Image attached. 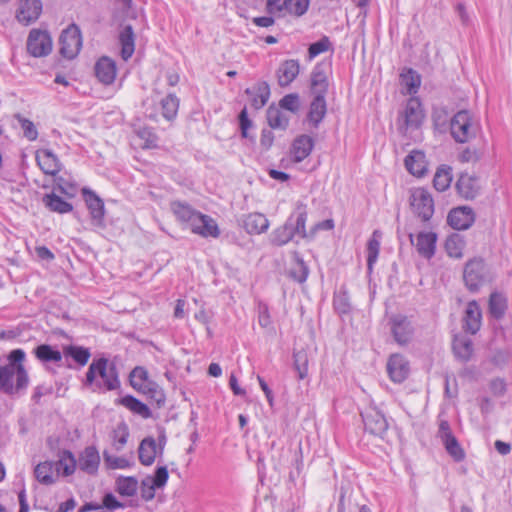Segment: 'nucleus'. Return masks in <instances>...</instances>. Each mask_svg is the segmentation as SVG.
Returning <instances> with one entry per match:
<instances>
[{
  "mask_svg": "<svg viewBox=\"0 0 512 512\" xmlns=\"http://www.w3.org/2000/svg\"><path fill=\"white\" fill-rule=\"evenodd\" d=\"M25 356L24 350L14 349L7 356L8 363L0 365V392L16 395L26 390L29 376L23 364Z\"/></svg>",
  "mask_w": 512,
  "mask_h": 512,
  "instance_id": "f257e3e1",
  "label": "nucleus"
},
{
  "mask_svg": "<svg viewBox=\"0 0 512 512\" xmlns=\"http://www.w3.org/2000/svg\"><path fill=\"white\" fill-rule=\"evenodd\" d=\"M481 125L469 110H460L450 120V132L457 143H467L476 138Z\"/></svg>",
  "mask_w": 512,
  "mask_h": 512,
  "instance_id": "f03ea898",
  "label": "nucleus"
},
{
  "mask_svg": "<svg viewBox=\"0 0 512 512\" xmlns=\"http://www.w3.org/2000/svg\"><path fill=\"white\" fill-rule=\"evenodd\" d=\"M494 273L480 257L470 259L464 266L463 280L470 292H477L482 286L492 282Z\"/></svg>",
  "mask_w": 512,
  "mask_h": 512,
  "instance_id": "7ed1b4c3",
  "label": "nucleus"
},
{
  "mask_svg": "<svg viewBox=\"0 0 512 512\" xmlns=\"http://www.w3.org/2000/svg\"><path fill=\"white\" fill-rule=\"evenodd\" d=\"M96 376L102 379L103 385L108 391L120 387L116 364L110 362L107 358L101 357L92 361L86 373L85 384L92 385L95 382Z\"/></svg>",
  "mask_w": 512,
  "mask_h": 512,
  "instance_id": "20e7f679",
  "label": "nucleus"
},
{
  "mask_svg": "<svg viewBox=\"0 0 512 512\" xmlns=\"http://www.w3.org/2000/svg\"><path fill=\"white\" fill-rule=\"evenodd\" d=\"M424 119V112L420 100L416 97L408 99L404 111L399 117V130L408 131L418 129Z\"/></svg>",
  "mask_w": 512,
  "mask_h": 512,
  "instance_id": "39448f33",
  "label": "nucleus"
},
{
  "mask_svg": "<svg viewBox=\"0 0 512 512\" xmlns=\"http://www.w3.org/2000/svg\"><path fill=\"white\" fill-rule=\"evenodd\" d=\"M412 211L424 222L434 213V200L428 190L419 187L411 191L409 198Z\"/></svg>",
  "mask_w": 512,
  "mask_h": 512,
  "instance_id": "423d86ee",
  "label": "nucleus"
},
{
  "mask_svg": "<svg viewBox=\"0 0 512 512\" xmlns=\"http://www.w3.org/2000/svg\"><path fill=\"white\" fill-rule=\"evenodd\" d=\"M60 54L67 58L76 57L82 46L81 31L76 24L69 25L62 31L60 38Z\"/></svg>",
  "mask_w": 512,
  "mask_h": 512,
  "instance_id": "0eeeda50",
  "label": "nucleus"
},
{
  "mask_svg": "<svg viewBox=\"0 0 512 512\" xmlns=\"http://www.w3.org/2000/svg\"><path fill=\"white\" fill-rule=\"evenodd\" d=\"M438 437L445 447L447 453L456 461L460 462L465 458V452L453 435L448 421L441 420L438 429Z\"/></svg>",
  "mask_w": 512,
  "mask_h": 512,
  "instance_id": "6e6552de",
  "label": "nucleus"
},
{
  "mask_svg": "<svg viewBox=\"0 0 512 512\" xmlns=\"http://www.w3.org/2000/svg\"><path fill=\"white\" fill-rule=\"evenodd\" d=\"M52 50V39L48 32L33 29L27 39V51L33 57L47 56Z\"/></svg>",
  "mask_w": 512,
  "mask_h": 512,
  "instance_id": "1a4fd4ad",
  "label": "nucleus"
},
{
  "mask_svg": "<svg viewBox=\"0 0 512 512\" xmlns=\"http://www.w3.org/2000/svg\"><path fill=\"white\" fill-rule=\"evenodd\" d=\"M389 326L394 340L399 345H406L411 341L414 329L410 320L406 316H391L389 318Z\"/></svg>",
  "mask_w": 512,
  "mask_h": 512,
  "instance_id": "9d476101",
  "label": "nucleus"
},
{
  "mask_svg": "<svg viewBox=\"0 0 512 512\" xmlns=\"http://www.w3.org/2000/svg\"><path fill=\"white\" fill-rule=\"evenodd\" d=\"M365 430L372 435L382 437L388 429L384 414L376 407H369L361 413Z\"/></svg>",
  "mask_w": 512,
  "mask_h": 512,
  "instance_id": "9b49d317",
  "label": "nucleus"
},
{
  "mask_svg": "<svg viewBox=\"0 0 512 512\" xmlns=\"http://www.w3.org/2000/svg\"><path fill=\"white\" fill-rule=\"evenodd\" d=\"M188 226L193 233L201 235L202 237L217 238L220 234L216 221L212 217L202 214L199 211H197Z\"/></svg>",
  "mask_w": 512,
  "mask_h": 512,
  "instance_id": "f8f14e48",
  "label": "nucleus"
},
{
  "mask_svg": "<svg viewBox=\"0 0 512 512\" xmlns=\"http://www.w3.org/2000/svg\"><path fill=\"white\" fill-rule=\"evenodd\" d=\"M329 69L327 63H318L314 66L310 75V90L314 96H326L329 88Z\"/></svg>",
  "mask_w": 512,
  "mask_h": 512,
  "instance_id": "ddd939ff",
  "label": "nucleus"
},
{
  "mask_svg": "<svg viewBox=\"0 0 512 512\" xmlns=\"http://www.w3.org/2000/svg\"><path fill=\"white\" fill-rule=\"evenodd\" d=\"M448 224L456 230L468 229L475 221V214L472 208L461 206L452 209L447 217Z\"/></svg>",
  "mask_w": 512,
  "mask_h": 512,
  "instance_id": "4468645a",
  "label": "nucleus"
},
{
  "mask_svg": "<svg viewBox=\"0 0 512 512\" xmlns=\"http://www.w3.org/2000/svg\"><path fill=\"white\" fill-rule=\"evenodd\" d=\"M482 312L477 301L472 300L467 304L463 317V329L472 335L476 334L481 327Z\"/></svg>",
  "mask_w": 512,
  "mask_h": 512,
  "instance_id": "2eb2a0df",
  "label": "nucleus"
},
{
  "mask_svg": "<svg viewBox=\"0 0 512 512\" xmlns=\"http://www.w3.org/2000/svg\"><path fill=\"white\" fill-rule=\"evenodd\" d=\"M387 372L395 383L403 382L409 374V363L400 354H393L387 362Z\"/></svg>",
  "mask_w": 512,
  "mask_h": 512,
  "instance_id": "dca6fc26",
  "label": "nucleus"
},
{
  "mask_svg": "<svg viewBox=\"0 0 512 512\" xmlns=\"http://www.w3.org/2000/svg\"><path fill=\"white\" fill-rule=\"evenodd\" d=\"M42 12V3L40 0H21L16 14L20 23L29 25L36 21Z\"/></svg>",
  "mask_w": 512,
  "mask_h": 512,
  "instance_id": "f3484780",
  "label": "nucleus"
},
{
  "mask_svg": "<svg viewBox=\"0 0 512 512\" xmlns=\"http://www.w3.org/2000/svg\"><path fill=\"white\" fill-rule=\"evenodd\" d=\"M300 64L298 60H284L276 71L277 82L280 87L289 86L298 76Z\"/></svg>",
  "mask_w": 512,
  "mask_h": 512,
  "instance_id": "a211bd4d",
  "label": "nucleus"
},
{
  "mask_svg": "<svg viewBox=\"0 0 512 512\" xmlns=\"http://www.w3.org/2000/svg\"><path fill=\"white\" fill-rule=\"evenodd\" d=\"M95 76L104 85H110L116 78V63L109 57H101L94 67Z\"/></svg>",
  "mask_w": 512,
  "mask_h": 512,
  "instance_id": "6ab92c4d",
  "label": "nucleus"
},
{
  "mask_svg": "<svg viewBox=\"0 0 512 512\" xmlns=\"http://www.w3.org/2000/svg\"><path fill=\"white\" fill-rule=\"evenodd\" d=\"M459 195L467 200L474 199L480 191L478 178L468 173H462L456 182Z\"/></svg>",
  "mask_w": 512,
  "mask_h": 512,
  "instance_id": "aec40b11",
  "label": "nucleus"
},
{
  "mask_svg": "<svg viewBox=\"0 0 512 512\" xmlns=\"http://www.w3.org/2000/svg\"><path fill=\"white\" fill-rule=\"evenodd\" d=\"M36 161L43 173L47 175L56 176L61 170V163L51 150L43 149L38 151Z\"/></svg>",
  "mask_w": 512,
  "mask_h": 512,
  "instance_id": "412c9836",
  "label": "nucleus"
},
{
  "mask_svg": "<svg viewBox=\"0 0 512 512\" xmlns=\"http://www.w3.org/2000/svg\"><path fill=\"white\" fill-rule=\"evenodd\" d=\"M83 195L93 222L96 225L101 226L105 212L102 199L96 195L95 192L87 188L83 189Z\"/></svg>",
  "mask_w": 512,
  "mask_h": 512,
  "instance_id": "4be33fe9",
  "label": "nucleus"
},
{
  "mask_svg": "<svg viewBox=\"0 0 512 512\" xmlns=\"http://www.w3.org/2000/svg\"><path fill=\"white\" fill-rule=\"evenodd\" d=\"M99 464L100 456L94 446L86 447L77 461L79 469L90 475L97 472Z\"/></svg>",
  "mask_w": 512,
  "mask_h": 512,
  "instance_id": "5701e85b",
  "label": "nucleus"
},
{
  "mask_svg": "<svg viewBox=\"0 0 512 512\" xmlns=\"http://www.w3.org/2000/svg\"><path fill=\"white\" fill-rule=\"evenodd\" d=\"M314 147V140L311 136L303 134L298 136L292 143L291 156L294 162H301L307 158Z\"/></svg>",
  "mask_w": 512,
  "mask_h": 512,
  "instance_id": "b1692460",
  "label": "nucleus"
},
{
  "mask_svg": "<svg viewBox=\"0 0 512 512\" xmlns=\"http://www.w3.org/2000/svg\"><path fill=\"white\" fill-rule=\"evenodd\" d=\"M404 162L406 169L414 176L422 177L427 173V161L422 151H411Z\"/></svg>",
  "mask_w": 512,
  "mask_h": 512,
  "instance_id": "393cba45",
  "label": "nucleus"
},
{
  "mask_svg": "<svg viewBox=\"0 0 512 512\" xmlns=\"http://www.w3.org/2000/svg\"><path fill=\"white\" fill-rule=\"evenodd\" d=\"M437 235L433 232H420L414 244L419 255L430 259L435 254Z\"/></svg>",
  "mask_w": 512,
  "mask_h": 512,
  "instance_id": "a878e982",
  "label": "nucleus"
},
{
  "mask_svg": "<svg viewBox=\"0 0 512 512\" xmlns=\"http://www.w3.org/2000/svg\"><path fill=\"white\" fill-rule=\"evenodd\" d=\"M245 93L251 97V105L256 110L266 105L270 97V86L266 81L257 83L253 88H247Z\"/></svg>",
  "mask_w": 512,
  "mask_h": 512,
  "instance_id": "bb28decb",
  "label": "nucleus"
},
{
  "mask_svg": "<svg viewBox=\"0 0 512 512\" xmlns=\"http://www.w3.org/2000/svg\"><path fill=\"white\" fill-rule=\"evenodd\" d=\"M158 453L157 443L153 437H146L140 442L138 456L142 465H152Z\"/></svg>",
  "mask_w": 512,
  "mask_h": 512,
  "instance_id": "cd10ccee",
  "label": "nucleus"
},
{
  "mask_svg": "<svg viewBox=\"0 0 512 512\" xmlns=\"http://www.w3.org/2000/svg\"><path fill=\"white\" fill-rule=\"evenodd\" d=\"M452 349L460 361L467 362L473 355V342L468 336L457 335L453 339Z\"/></svg>",
  "mask_w": 512,
  "mask_h": 512,
  "instance_id": "c85d7f7f",
  "label": "nucleus"
},
{
  "mask_svg": "<svg viewBox=\"0 0 512 512\" xmlns=\"http://www.w3.org/2000/svg\"><path fill=\"white\" fill-rule=\"evenodd\" d=\"M327 112L325 96H314L307 115L308 122L317 128Z\"/></svg>",
  "mask_w": 512,
  "mask_h": 512,
  "instance_id": "c756f323",
  "label": "nucleus"
},
{
  "mask_svg": "<svg viewBox=\"0 0 512 512\" xmlns=\"http://www.w3.org/2000/svg\"><path fill=\"white\" fill-rule=\"evenodd\" d=\"M269 227V220L262 213H251L244 217L243 228L249 234H261Z\"/></svg>",
  "mask_w": 512,
  "mask_h": 512,
  "instance_id": "7c9ffc66",
  "label": "nucleus"
},
{
  "mask_svg": "<svg viewBox=\"0 0 512 512\" xmlns=\"http://www.w3.org/2000/svg\"><path fill=\"white\" fill-rule=\"evenodd\" d=\"M293 217L291 215L287 221L280 227L276 228L270 235V241L275 246H283L290 242L294 237Z\"/></svg>",
  "mask_w": 512,
  "mask_h": 512,
  "instance_id": "2f4dec72",
  "label": "nucleus"
},
{
  "mask_svg": "<svg viewBox=\"0 0 512 512\" xmlns=\"http://www.w3.org/2000/svg\"><path fill=\"white\" fill-rule=\"evenodd\" d=\"M119 42L121 45V57L127 61L135 51V35L131 25H126L120 31Z\"/></svg>",
  "mask_w": 512,
  "mask_h": 512,
  "instance_id": "473e14b6",
  "label": "nucleus"
},
{
  "mask_svg": "<svg viewBox=\"0 0 512 512\" xmlns=\"http://www.w3.org/2000/svg\"><path fill=\"white\" fill-rule=\"evenodd\" d=\"M116 403L124 406L132 413L139 415L144 419L150 418L152 416L149 407L132 395L121 397L116 401Z\"/></svg>",
  "mask_w": 512,
  "mask_h": 512,
  "instance_id": "72a5a7b5",
  "label": "nucleus"
},
{
  "mask_svg": "<svg viewBox=\"0 0 512 512\" xmlns=\"http://www.w3.org/2000/svg\"><path fill=\"white\" fill-rule=\"evenodd\" d=\"M36 479L44 485L55 483L57 476L53 462L45 461L39 463L34 470Z\"/></svg>",
  "mask_w": 512,
  "mask_h": 512,
  "instance_id": "f704fd0d",
  "label": "nucleus"
},
{
  "mask_svg": "<svg viewBox=\"0 0 512 512\" xmlns=\"http://www.w3.org/2000/svg\"><path fill=\"white\" fill-rule=\"evenodd\" d=\"M33 353L35 357L43 363H59L62 361V353L49 344L38 345L34 348Z\"/></svg>",
  "mask_w": 512,
  "mask_h": 512,
  "instance_id": "c9c22d12",
  "label": "nucleus"
},
{
  "mask_svg": "<svg viewBox=\"0 0 512 512\" xmlns=\"http://www.w3.org/2000/svg\"><path fill=\"white\" fill-rule=\"evenodd\" d=\"M53 464L57 477L59 476L60 471H62L64 476H69L74 473L77 461L70 451L65 450L62 452L60 459L56 462H53Z\"/></svg>",
  "mask_w": 512,
  "mask_h": 512,
  "instance_id": "e433bc0d",
  "label": "nucleus"
},
{
  "mask_svg": "<svg viewBox=\"0 0 512 512\" xmlns=\"http://www.w3.org/2000/svg\"><path fill=\"white\" fill-rule=\"evenodd\" d=\"M103 507L107 508L108 510H115L119 508H124V504L119 502L112 493H107L103 497L102 505L97 503H86L78 510V512L101 510Z\"/></svg>",
  "mask_w": 512,
  "mask_h": 512,
  "instance_id": "4c0bfd02",
  "label": "nucleus"
},
{
  "mask_svg": "<svg viewBox=\"0 0 512 512\" xmlns=\"http://www.w3.org/2000/svg\"><path fill=\"white\" fill-rule=\"evenodd\" d=\"M43 203L49 210L60 214L68 213L73 209L72 204L63 200L55 193L46 194L43 197Z\"/></svg>",
  "mask_w": 512,
  "mask_h": 512,
  "instance_id": "58836bf2",
  "label": "nucleus"
},
{
  "mask_svg": "<svg viewBox=\"0 0 512 512\" xmlns=\"http://www.w3.org/2000/svg\"><path fill=\"white\" fill-rule=\"evenodd\" d=\"M401 84L406 89V93L413 95L418 92V89L421 84L420 75L413 70L412 68H408L400 74Z\"/></svg>",
  "mask_w": 512,
  "mask_h": 512,
  "instance_id": "ea45409f",
  "label": "nucleus"
},
{
  "mask_svg": "<svg viewBox=\"0 0 512 512\" xmlns=\"http://www.w3.org/2000/svg\"><path fill=\"white\" fill-rule=\"evenodd\" d=\"M171 210L179 221L186 223L187 225L192 221L193 217L197 213V210L192 208V206L181 201L172 202Z\"/></svg>",
  "mask_w": 512,
  "mask_h": 512,
  "instance_id": "a19ab883",
  "label": "nucleus"
},
{
  "mask_svg": "<svg viewBox=\"0 0 512 512\" xmlns=\"http://www.w3.org/2000/svg\"><path fill=\"white\" fill-rule=\"evenodd\" d=\"M293 230L295 235H299L301 238L307 237L305 224L307 220L306 206L303 203H298L295 213H293Z\"/></svg>",
  "mask_w": 512,
  "mask_h": 512,
  "instance_id": "79ce46f5",
  "label": "nucleus"
},
{
  "mask_svg": "<svg viewBox=\"0 0 512 512\" xmlns=\"http://www.w3.org/2000/svg\"><path fill=\"white\" fill-rule=\"evenodd\" d=\"M452 182V169L450 166L447 165H441L433 179V185L436 190L438 191H445L447 188H449L450 184Z\"/></svg>",
  "mask_w": 512,
  "mask_h": 512,
  "instance_id": "37998d69",
  "label": "nucleus"
},
{
  "mask_svg": "<svg viewBox=\"0 0 512 512\" xmlns=\"http://www.w3.org/2000/svg\"><path fill=\"white\" fill-rule=\"evenodd\" d=\"M465 247V241L459 234L450 235L445 242V249L450 257L461 258L463 256V250Z\"/></svg>",
  "mask_w": 512,
  "mask_h": 512,
  "instance_id": "c03bdc74",
  "label": "nucleus"
},
{
  "mask_svg": "<svg viewBox=\"0 0 512 512\" xmlns=\"http://www.w3.org/2000/svg\"><path fill=\"white\" fill-rule=\"evenodd\" d=\"M506 308H507L506 298L500 293L493 292L490 295V299H489L490 314L494 318L500 319L504 316Z\"/></svg>",
  "mask_w": 512,
  "mask_h": 512,
  "instance_id": "a18cd8bd",
  "label": "nucleus"
},
{
  "mask_svg": "<svg viewBox=\"0 0 512 512\" xmlns=\"http://www.w3.org/2000/svg\"><path fill=\"white\" fill-rule=\"evenodd\" d=\"M382 233L379 230H375L372 237L369 239L367 244V266L371 270L373 264L376 262L380 249V238Z\"/></svg>",
  "mask_w": 512,
  "mask_h": 512,
  "instance_id": "49530a36",
  "label": "nucleus"
},
{
  "mask_svg": "<svg viewBox=\"0 0 512 512\" xmlns=\"http://www.w3.org/2000/svg\"><path fill=\"white\" fill-rule=\"evenodd\" d=\"M161 108L163 117L169 121L173 120L179 108L178 97L173 93L168 94L161 100Z\"/></svg>",
  "mask_w": 512,
  "mask_h": 512,
  "instance_id": "de8ad7c7",
  "label": "nucleus"
},
{
  "mask_svg": "<svg viewBox=\"0 0 512 512\" xmlns=\"http://www.w3.org/2000/svg\"><path fill=\"white\" fill-rule=\"evenodd\" d=\"M63 354L66 357H71L80 366H84L88 362L91 355L88 348L74 345L66 346L64 348Z\"/></svg>",
  "mask_w": 512,
  "mask_h": 512,
  "instance_id": "09e8293b",
  "label": "nucleus"
},
{
  "mask_svg": "<svg viewBox=\"0 0 512 512\" xmlns=\"http://www.w3.org/2000/svg\"><path fill=\"white\" fill-rule=\"evenodd\" d=\"M154 401L158 407H161L165 403V394L161 387L154 381L147 382L142 389L139 391Z\"/></svg>",
  "mask_w": 512,
  "mask_h": 512,
  "instance_id": "8fccbe9b",
  "label": "nucleus"
},
{
  "mask_svg": "<svg viewBox=\"0 0 512 512\" xmlns=\"http://www.w3.org/2000/svg\"><path fill=\"white\" fill-rule=\"evenodd\" d=\"M117 491L122 496H134L137 492L138 481L135 477H119L116 480Z\"/></svg>",
  "mask_w": 512,
  "mask_h": 512,
  "instance_id": "3c124183",
  "label": "nucleus"
},
{
  "mask_svg": "<svg viewBox=\"0 0 512 512\" xmlns=\"http://www.w3.org/2000/svg\"><path fill=\"white\" fill-rule=\"evenodd\" d=\"M267 120L269 126L273 129H286L289 119L277 108L269 107L267 110Z\"/></svg>",
  "mask_w": 512,
  "mask_h": 512,
  "instance_id": "603ef678",
  "label": "nucleus"
},
{
  "mask_svg": "<svg viewBox=\"0 0 512 512\" xmlns=\"http://www.w3.org/2000/svg\"><path fill=\"white\" fill-rule=\"evenodd\" d=\"M129 429L126 423H119L112 432L113 445L117 451H120L127 443Z\"/></svg>",
  "mask_w": 512,
  "mask_h": 512,
  "instance_id": "864d4df0",
  "label": "nucleus"
},
{
  "mask_svg": "<svg viewBox=\"0 0 512 512\" xmlns=\"http://www.w3.org/2000/svg\"><path fill=\"white\" fill-rule=\"evenodd\" d=\"M130 384L131 386L140 391L142 387L151 380L148 377V372L144 367L137 366L130 373Z\"/></svg>",
  "mask_w": 512,
  "mask_h": 512,
  "instance_id": "5fc2aeb1",
  "label": "nucleus"
},
{
  "mask_svg": "<svg viewBox=\"0 0 512 512\" xmlns=\"http://www.w3.org/2000/svg\"><path fill=\"white\" fill-rule=\"evenodd\" d=\"M294 368L298 373L300 380L304 379L308 374V356L306 351L299 350L293 353Z\"/></svg>",
  "mask_w": 512,
  "mask_h": 512,
  "instance_id": "6e6d98bb",
  "label": "nucleus"
},
{
  "mask_svg": "<svg viewBox=\"0 0 512 512\" xmlns=\"http://www.w3.org/2000/svg\"><path fill=\"white\" fill-rule=\"evenodd\" d=\"M295 260L296 265L289 271V275L293 280L299 283H303L306 281L309 274L308 266L305 264L303 259L299 257L298 254H295Z\"/></svg>",
  "mask_w": 512,
  "mask_h": 512,
  "instance_id": "4d7b16f0",
  "label": "nucleus"
},
{
  "mask_svg": "<svg viewBox=\"0 0 512 512\" xmlns=\"http://www.w3.org/2000/svg\"><path fill=\"white\" fill-rule=\"evenodd\" d=\"M309 0H287L284 13L302 16L309 7Z\"/></svg>",
  "mask_w": 512,
  "mask_h": 512,
  "instance_id": "13d9d810",
  "label": "nucleus"
},
{
  "mask_svg": "<svg viewBox=\"0 0 512 512\" xmlns=\"http://www.w3.org/2000/svg\"><path fill=\"white\" fill-rule=\"evenodd\" d=\"M15 117L23 130L24 137L29 141L36 140L38 137V131L34 123L20 114H17Z\"/></svg>",
  "mask_w": 512,
  "mask_h": 512,
  "instance_id": "bf43d9fd",
  "label": "nucleus"
},
{
  "mask_svg": "<svg viewBox=\"0 0 512 512\" xmlns=\"http://www.w3.org/2000/svg\"><path fill=\"white\" fill-rule=\"evenodd\" d=\"M331 47V42L328 37L324 36L319 41L310 44L308 49L309 59H313L317 55L328 51Z\"/></svg>",
  "mask_w": 512,
  "mask_h": 512,
  "instance_id": "052dcab7",
  "label": "nucleus"
},
{
  "mask_svg": "<svg viewBox=\"0 0 512 512\" xmlns=\"http://www.w3.org/2000/svg\"><path fill=\"white\" fill-rule=\"evenodd\" d=\"M483 156V152L480 149L467 147L458 156L459 160L463 163H476Z\"/></svg>",
  "mask_w": 512,
  "mask_h": 512,
  "instance_id": "680f3d73",
  "label": "nucleus"
},
{
  "mask_svg": "<svg viewBox=\"0 0 512 512\" xmlns=\"http://www.w3.org/2000/svg\"><path fill=\"white\" fill-rule=\"evenodd\" d=\"M282 109L295 113L299 110V96L296 93L285 95L279 102Z\"/></svg>",
  "mask_w": 512,
  "mask_h": 512,
  "instance_id": "e2e57ef3",
  "label": "nucleus"
},
{
  "mask_svg": "<svg viewBox=\"0 0 512 512\" xmlns=\"http://www.w3.org/2000/svg\"><path fill=\"white\" fill-rule=\"evenodd\" d=\"M104 461L111 469H124L130 466L129 461L123 457H115L108 454L106 451L103 453Z\"/></svg>",
  "mask_w": 512,
  "mask_h": 512,
  "instance_id": "0e129e2a",
  "label": "nucleus"
},
{
  "mask_svg": "<svg viewBox=\"0 0 512 512\" xmlns=\"http://www.w3.org/2000/svg\"><path fill=\"white\" fill-rule=\"evenodd\" d=\"M156 488L158 487L154 485L152 477H146L141 483V497L146 501L152 500L155 496Z\"/></svg>",
  "mask_w": 512,
  "mask_h": 512,
  "instance_id": "69168bd1",
  "label": "nucleus"
},
{
  "mask_svg": "<svg viewBox=\"0 0 512 512\" xmlns=\"http://www.w3.org/2000/svg\"><path fill=\"white\" fill-rule=\"evenodd\" d=\"M168 470L165 466H160L156 469L154 477H152V481L154 485L158 488L163 487L168 480Z\"/></svg>",
  "mask_w": 512,
  "mask_h": 512,
  "instance_id": "338daca9",
  "label": "nucleus"
},
{
  "mask_svg": "<svg viewBox=\"0 0 512 512\" xmlns=\"http://www.w3.org/2000/svg\"><path fill=\"white\" fill-rule=\"evenodd\" d=\"M239 124L241 129V135L244 138H248V129L251 127L252 122L248 118V113L246 107H244L239 113Z\"/></svg>",
  "mask_w": 512,
  "mask_h": 512,
  "instance_id": "774afa93",
  "label": "nucleus"
}]
</instances>
